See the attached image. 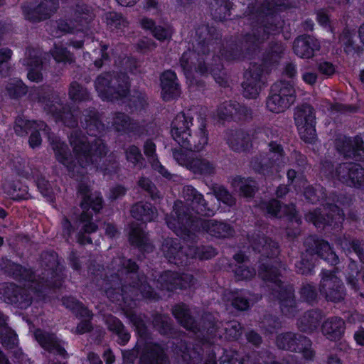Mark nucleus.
<instances>
[{
  "label": "nucleus",
  "instance_id": "nucleus-53",
  "mask_svg": "<svg viewBox=\"0 0 364 364\" xmlns=\"http://www.w3.org/2000/svg\"><path fill=\"white\" fill-rule=\"evenodd\" d=\"M318 70L326 77L333 75L336 72L335 66L331 63L327 61L319 63L318 64Z\"/></svg>",
  "mask_w": 364,
  "mask_h": 364
},
{
  "label": "nucleus",
  "instance_id": "nucleus-41",
  "mask_svg": "<svg viewBox=\"0 0 364 364\" xmlns=\"http://www.w3.org/2000/svg\"><path fill=\"white\" fill-rule=\"evenodd\" d=\"M341 152H343L346 157H355L356 155L360 154V151H363L362 149V142L359 141L358 139L356 140V149H352V143L350 140H347L345 141V144L343 147L338 148Z\"/></svg>",
  "mask_w": 364,
  "mask_h": 364
},
{
  "label": "nucleus",
  "instance_id": "nucleus-58",
  "mask_svg": "<svg viewBox=\"0 0 364 364\" xmlns=\"http://www.w3.org/2000/svg\"><path fill=\"white\" fill-rule=\"evenodd\" d=\"M155 353L152 354L153 360L150 364H166V359L164 351L157 346L154 350Z\"/></svg>",
  "mask_w": 364,
  "mask_h": 364
},
{
  "label": "nucleus",
  "instance_id": "nucleus-55",
  "mask_svg": "<svg viewBox=\"0 0 364 364\" xmlns=\"http://www.w3.org/2000/svg\"><path fill=\"white\" fill-rule=\"evenodd\" d=\"M259 274L262 277L264 280H270L274 281V282H277L276 277L277 276V270L273 267H264V269H261Z\"/></svg>",
  "mask_w": 364,
  "mask_h": 364
},
{
  "label": "nucleus",
  "instance_id": "nucleus-5",
  "mask_svg": "<svg viewBox=\"0 0 364 364\" xmlns=\"http://www.w3.org/2000/svg\"><path fill=\"white\" fill-rule=\"evenodd\" d=\"M162 251L165 257L171 262L176 264H182L184 261L183 257H198L200 259H209L216 255V251L211 247L205 248V250L200 252L198 248L194 247H188V252L183 255V250L177 242V240H166L162 245Z\"/></svg>",
  "mask_w": 364,
  "mask_h": 364
},
{
  "label": "nucleus",
  "instance_id": "nucleus-11",
  "mask_svg": "<svg viewBox=\"0 0 364 364\" xmlns=\"http://www.w3.org/2000/svg\"><path fill=\"white\" fill-rule=\"evenodd\" d=\"M333 177H337L348 186H364V170L356 164L340 165Z\"/></svg>",
  "mask_w": 364,
  "mask_h": 364
},
{
  "label": "nucleus",
  "instance_id": "nucleus-14",
  "mask_svg": "<svg viewBox=\"0 0 364 364\" xmlns=\"http://www.w3.org/2000/svg\"><path fill=\"white\" fill-rule=\"evenodd\" d=\"M161 287L167 290L172 291L177 287L183 289L193 284V278L191 274L180 276L177 273L167 272L161 276Z\"/></svg>",
  "mask_w": 364,
  "mask_h": 364
},
{
  "label": "nucleus",
  "instance_id": "nucleus-9",
  "mask_svg": "<svg viewBox=\"0 0 364 364\" xmlns=\"http://www.w3.org/2000/svg\"><path fill=\"white\" fill-rule=\"evenodd\" d=\"M276 343L279 348L301 352L306 359H311L314 356L311 341L305 337L299 336L296 338L294 333H287L279 335Z\"/></svg>",
  "mask_w": 364,
  "mask_h": 364
},
{
  "label": "nucleus",
  "instance_id": "nucleus-4",
  "mask_svg": "<svg viewBox=\"0 0 364 364\" xmlns=\"http://www.w3.org/2000/svg\"><path fill=\"white\" fill-rule=\"evenodd\" d=\"M128 85V80L124 75L112 79L109 73H105L99 76L95 81L96 90L104 100H113L125 96Z\"/></svg>",
  "mask_w": 364,
  "mask_h": 364
},
{
  "label": "nucleus",
  "instance_id": "nucleus-57",
  "mask_svg": "<svg viewBox=\"0 0 364 364\" xmlns=\"http://www.w3.org/2000/svg\"><path fill=\"white\" fill-rule=\"evenodd\" d=\"M311 314H308L309 319L307 323L309 326H306V325L304 323L303 321L301 322L299 328L304 331L311 332L316 328L318 319L314 318V316H311Z\"/></svg>",
  "mask_w": 364,
  "mask_h": 364
},
{
  "label": "nucleus",
  "instance_id": "nucleus-10",
  "mask_svg": "<svg viewBox=\"0 0 364 364\" xmlns=\"http://www.w3.org/2000/svg\"><path fill=\"white\" fill-rule=\"evenodd\" d=\"M320 291L332 301H339L344 296L343 287L340 279L329 271L322 272Z\"/></svg>",
  "mask_w": 364,
  "mask_h": 364
},
{
  "label": "nucleus",
  "instance_id": "nucleus-60",
  "mask_svg": "<svg viewBox=\"0 0 364 364\" xmlns=\"http://www.w3.org/2000/svg\"><path fill=\"white\" fill-rule=\"evenodd\" d=\"M139 185L144 189L149 192L152 198L158 197L157 193H154L155 187L149 179L142 178L139 181Z\"/></svg>",
  "mask_w": 364,
  "mask_h": 364
},
{
  "label": "nucleus",
  "instance_id": "nucleus-16",
  "mask_svg": "<svg viewBox=\"0 0 364 364\" xmlns=\"http://www.w3.org/2000/svg\"><path fill=\"white\" fill-rule=\"evenodd\" d=\"M63 304L68 309H70L77 316L85 317V319L80 322L77 328L76 333H84L90 330L89 318L91 317L90 312L79 301L73 298H67L63 300Z\"/></svg>",
  "mask_w": 364,
  "mask_h": 364
},
{
  "label": "nucleus",
  "instance_id": "nucleus-22",
  "mask_svg": "<svg viewBox=\"0 0 364 364\" xmlns=\"http://www.w3.org/2000/svg\"><path fill=\"white\" fill-rule=\"evenodd\" d=\"M345 329L344 321L340 318L327 319L322 325V333L329 340L339 339Z\"/></svg>",
  "mask_w": 364,
  "mask_h": 364
},
{
  "label": "nucleus",
  "instance_id": "nucleus-48",
  "mask_svg": "<svg viewBox=\"0 0 364 364\" xmlns=\"http://www.w3.org/2000/svg\"><path fill=\"white\" fill-rule=\"evenodd\" d=\"M52 55L57 62H70L72 60L71 55L61 47L55 46Z\"/></svg>",
  "mask_w": 364,
  "mask_h": 364
},
{
  "label": "nucleus",
  "instance_id": "nucleus-49",
  "mask_svg": "<svg viewBox=\"0 0 364 364\" xmlns=\"http://www.w3.org/2000/svg\"><path fill=\"white\" fill-rule=\"evenodd\" d=\"M127 159L134 164H137L142 161V156L139 149L134 146H129L126 151Z\"/></svg>",
  "mask_w": 364,
  "mask_h": 364
},
{
  "label": "nucleus",
  "instance_id": "nucleus-27",
  "mask_svg": "<svg viewBox=\"0 0 364 364\" xmlns=\"http://www.w3.org/2000/svg\"><path fill=\"white\" fill-rule=\"evenodd\" d=\"M34 127L35 128L42 129L45 127V124L43 122H31L23 117H18L16 120L14 130L16 134L23 136L28 133V130L33 129Z\"/></svg>",
  "mask_w": 364,
  "mask_h": 364
},
{
  "label": "nucleus",
  "instance_id": "nucleus-15",
  "mask_svg": "<svg viewBox=\"0 0 364 364\" xmlns=\"http://www.w3.org/2000/svg\"><path fill=\"white\" fill-rule=\"evenodd\" d=\"M328 208L327 219L323 218L318 210L306 214V218L307 220L312 222L316 227H319L322 223L332 225L333 221H335V223H341L343 220V211L336 205H331Z\"/></svg>",
  "mask_w": 364,
  "mask_h": 364
},
{
  "label": "nucleus",
  "instance_id": "nucleus-3",
  "mask_svg": "<svg viewBox=\"0 0 364 364\" xmlns=\"http://www.w3.org/2000/svg\"><path fill=\"white\" fill-rule=\"evenodd\" d=\"M193 117L189 113L178 114L171 124V135L174 140L187 150L199 151L208 143V134L204 126L200 129V136L198 142L193 140L190 134Z\"/></svg>",
  "mask_w": 364,
  "mask_h": 364
},
{
  "label": "nucleus",
  "instance_id": "nucleus-17",
  "mask_svg": "<svg viewBox=\"0 0 364 364\" xmlns=\"http://www.w3.org/2000/svg\"><path fill=\"white\" fill-rule=\"evenodd\" d=\"M182 194L187 202H191L193 209H196V212L198 214L208 215L213 214V210L206 207V203L203 198V196L192 186H184Z\"/></svg>",
  "mask_w": 364,
  "mask_h": 364
},
{
  "label": "nucleus",
  "instance_id": "nucleus-38",
  "mask_svg": "<svg viewBox=\"0 0 364 364\" xmlns=\"http://www.w3.org/2000/svg\"><path fill=\"white\" fill-rule=\"evenodd\" d=\"M129 240L132 244L140 247L146 243V235L140 228H132L129 232Z\"/></svg>",
  "mask_w": 364,
  "mask_h": 364
},
{
  "label": "nucleus",
  "instance_id": "nucleus-35",
  "mask_svg": "<svg viewBox=\"0 0 364 364\" xmlns=\"http://www.w3.org/2000/svg\"><path fill=\"white\" fill-rule=\"evenodd\" d=\"M259 244H262L261 249L258 246H255L254 248L257 250L258 252L266 255L267 257L276 255L278 253L277 245L276 242L262 238L259 240Z\"/></svg>",
  "mask_w": 364,
  "mask_h": 364
},
{
  "label": "nucleus",
  "instance_id": "nucleus-64",
  "mask_svg": "<svg viewBox=\"0 0 364 364\" xmlns=\"http://www.w3.org/2000/svg\"><path fill=\"white\" fill-rule=\"evenodd\" d=\"M352 248L353 251L357 254L360 261L364 263V250L361 247L360 243L353 241L352 242Z\"/></svg>",
  "mask_w": 364,
  "mask_h": 364
},
{
  "label": "nucleus",
  "instance_id": "nucleus-46",
  "mask_svg": "<svg viewBox=\"0 0 364 364\" xmlns=\"http://www.w3.org/2000/svg\"><path fill=\"white\" fill-rule=\"evenodd\" d=\"M42 63V61L38 58L35 59L32 63H31V66H34L33 68H31L28 73V78L33 82H39L42 79V75L38 70V68L40 65Z\"/></svg>",
  "mask_w": 364,
  "mask_h": 364
},
{
  "label": "nucleus",
  "instance_id": "nucleus-13",
  "mask_svg": "<svg viewBox=\"0 0 364 364\" xmlns=\"http://www.w3.org/2000/svg\"><path fill=\"white\" fill-rule=\"evenodd\" d=\"M243 95L247 98H256L261 89L260 72L254 66L245 73L242 82Z\"/></svg>",
  "mask_w": 364,
  "mask_h": 364
},
{
  "label": "nucleus",
  "instance_id": "nucleus-2",
  "mask_svg": "<svg viewBox=\"0 0 364 364\" xmlns=\"http://www.w3.org/2000/svg\"><path fill=\"white\" fill-rule=\"evenodd\" d=\"M173 212L177 218H175L173 215L171 218L167 219L166 223L168 226L180 237L187 235L186 225L190 227H198L200 225L203 230L216 237H228L233 234L232 228L226 223L214 220H192V216L184 212V206L181 202L175 203Z\"/></svg>",
  "mask_w": 364,
  "mask_h": 364
},
{
  "label": "nucleus",
  "instance_id": "nucleus-62",
  "mask_svg": "<svg viewBox=\"0 0 364 364\" xmlns=\"http://www.w3.org/2000/svg\"><path fill=\"white\" fill-rule=\"evenodd\" d=\"M218 197L219 200H221L224 203L229 205H232L235 203L234 198L226 190H220L218 194Z\"/></svg>",
  "mask_w": 364,
  "mask_h": 364
},
{
  "label": "nucleus",
  "instance_id": "nucleus-25",
  "mask_svg": "<svg viewBox=\"0 0 364 364\" xmlns=\"http://www.w3.org/2000/svg\"><path fill=\"white\" fill-rule=\"evenodd\" d=\"M106 323L109 329L118 335L119 342L121 344L124 345L129 340V334L124 329V326L119 319L109 316L107 318Z\"/></svg>",
  "mask_w": 364,
  "mask_h": 364
},
{
  "label": "nucleus",
  "instance_id": "nucleus-45",
  "mask_svg": "<svg viewBox=\"0 0 364 364\" xmlns=\"http://www.w3.org/2000/svg\"><path fill=\"white\" fill-rule=\"evenodd\" d=\"M7 90L11 97H17L25 94L26 88L21 80H16L7 87Z\"/></svg>",
  "mask_w": 364,
  "mask_h": 364
},
{
  "label": "nucleus",
  "instance_id": "nucleus-43",
  "mask_svg": "<svg viewBox=\"0 0 364 364\" xmlns=\"http://www.w3.org/2000/svg\"><path fill=\"white\" fill-rule=\"evenodd\" d=\"M106 20L108 25L116 28H121L122 26H125L127 24L122 15L114 12L107 14L106 15Z\"/></svg>",
  "mask_w": 364,
  "mask_h": 364
},
{
  "label": "nucleus",
  "instance_id": "nucleus-8",
  "mask_svg": "<svg viewBox=\"0 0 364 364\" xmlns=\"http://www.w3.org/2000/svg\"><path fill=\"white\" fill-rule=\"evenodd\" d=\"M294 121L301 139L308 143L314 142L316 134L313 108L306 105L297 107L294 112Z\"/></svg>",
  "mask_w": 364,
  "mask_h": 364
},
{
  "label": "nucleus",
  "instance_id": "nucleus-6",
  "mask_svg": "<svg viewBox=\"0 0 364 364\" xmlns=\"http://www.w3.org/2000/svg\"><path fill=\"white\" fill-rule=\"evenodd\" d=\"M272 92L267 101V107L272 112H284L295 100V91L289 82L280 81L275 83L272 87Z\"/></svg>",
  "mask_w": 364,
  "mask_h": 364
},
{
  "label": "nucleus",
  "instance_id": "nucleus-36",
  "mask_svg": "<svg viewBox=\"0 0 364 364\" xmlns=\"http://www.w3.org/2000/svg\"><path fill=\"white\" fill-rule=\"evenodd\" d=\"M195 58L196 53L191 51L184 53L181 58L180 64L187 78L191 77L193 60Z\"/></svg>",
  "mask_w": 364,
  "mask_h": 364
},
{
  "label": "nucleus",
  "instance_id": "nucleus-52",
  "mask_svg": "<svg viewBox=\"0 0 364 364\" xmlns=\"http://www.w3.org/2000/svg\"><path fill=\"white\" fill-rule=\"evenodd\" d=\"M237 296H232L230 299H232V306L239 310H245L249 307L248 301L245 299L238 292L236 293Z\"/></svg>",
  "mask_w": 364,
  "mask_h": 364
},
{
  "label": "nucleus",
  "instance_id": "nucleus-12",
  "mask_svg": "<svg viewBox=\"0 0 364 364\" xmlns=\"http://www.w3.org/2000/svg\"><path fill=\"white\" fill-rule=\"evenodd\" d=\"M320 43L310 36H301L294 42V51L301 58H310L320 50Z\"/></svg>",
  "mask_w": 364,
  "mask_h": 364
},
{
  "label": "nucleus",
  "instance_id": "nucleus-37",
  "mask_svg": "<svg viewBox=\"0 0 364 364\" xmlns=\"http://www.w3.org/2000/svg\"><path fill=\"white\" fill-rule=\"evenodd\" d=\"M69 96L75 102L82 101L88 98V92L77 82H73L70 85Z\"/></svg>",
  "mask_w": 364,
  "mask_h": 364
},
{
  "label": "nucleus",
  "instance_id": "nucleus-26",
  "mask_svg": "<svg viewBox=\"0 0 364 364\" xmlns=\"http://www.w3.org/2000/svg\"><path fill=\"white\" fill-rule=\"evenodd\" d=\"M267 210L269 214L277 217H282L284 215L294 217L296 213L294 205L281 206L279 203L276 200H273L269 203L267 205Z\"/></svg>",
  "mask_w": 364,
  "mask_h": 364
},
{
  "label": "nucleus",
  "instance_id": "nucleus-61",
  "mask_svg": "<svg viewBox=\"0 0 364 364\" xmlns=\"http://www.w3.org/2000/svg\"><path fill=\"white\" fill-rule=\"evenodd\" d=\"M301 294L308 301L313 300L316 297L315 289L310 284L302 288Z\"/></svg>",
  "mask_w": 364,
  "mask_h": 364
},
{
  "label": "nucleus",
  "instance_id": "nucleus-7",
  "mask_svg": "<svg viewBox=\"0 0 364 364\" xmlns=\"http://www.w3.org/2000/svg\"><path fill=\"white\" fill-rule=\"evenodd\" d=\"M79 192L82 196L81 208L83 210L80 223L85 232L91 233L97 230V226L91 222L92 215L88 211L90 208L95 212L99 211L102 208V198L98 193H90L86 186H81Z\"/></svg>",
  "mask_w": 364,
  "mask_h": 364
},
{
  "label": "nucleus",
  "instance_id": "nucleus-31",
  "mask_svg": "<svg viewBox=\"0 0 364 364\" xmlns=\"http://www.w3.org/2000/svg\"><path fill=\"white\" fill-rule=\"evenodd\" d=\"M317 253L325 260L331 264H336L338 262V257L332 251L329 244L325 241H318L316 245Z\"/></svg>",
  "mask_w": 364,
  "mask_h": 364
},
{
  "label": "nucleus",
  "instance_id": "nucleus-39",
  "mask_svg": "<svg viewBox=\"0 0 364 364\" xmlns=\"http://www.w3.org/2000/svg\"><path fill=\"white\" fill-rule=\"evenodd\" d=\"M249 142L250 137L248 136L238 134L235 139H231L229 141V145L232 149L236 151H240L248 148Z\"/></svg>",
  "mask_w": 364,
  "mask_h": 364
},
{
  "label": "nucleus",
  "instance_id": "nucleus-28",
  "mask_svg": "<svg viewBox=\"0 0 364 364\" xmlns=\"http://www.w3.org/2000/svg\"><path fill=\"white\" fill-rule=\"evenodd\" d=\"M189 169L195 173L210 174L214 171V166L208 160L192 159Z\"/></svg>",
  "mask_w": 364,
  "mask_h": 364
},
{
  "label": "nucleus",
  "instance_id": "nucleus-54",
  "mask_svg": "<svg viewBox=\"0 0 364 364\" xmlns=\"http://www.w3.org/2000/svg\"><path fill=\"white\" fill-rule=\"evenodd\" d=\"M129 124V119L124 114L119 113L114 118V126L118 131L123 130Z\"/></svg>",
  "mask_w": 364,
  "mask_h": 364
},
{
  "label": "nucleus",
  "instance_id": "nucleus-59",
  "mask_svg": "<svg viewBox=\"0 0 364 364\" xmlns=\"http://www.w3.org/2000/svg\"><path fill=\"white\" fill-rule=\"evenodd\" d=\"M301 78L306 84L313 85L316 82L318 75L315 72L306 70L302 73Z\"/></svg>",
  "mask_w": 364,
  "mask_h": 364
},
{
  "label": "nucleus",
  "instance_id": "nucleus-30",
  "mask_svg": "<svg viewBox=\"0 0 364 364\" xmlns=\"http://www.w3.org/2000/svg\"><path fill=\"white\" fill-rule=\"evenodd\" d=\"M156 151L155 144L151 141H147L144 144V154L152 159L151 165L153 168L157 170L162 176L166 178L169 176V173L159 164L158 160L154 158V153Z\"/></svg>",
  "mask_w": 364,
  "mask_h": 364
},
{
  "label": "nucleus",
  "instance_id": "nucleus-50",
  "mask_svg": "<svg viewBox=\"0 0 364 364\" xmlns=\"http://www.w3.org/2000/svg\"><path fill=\"white\" fill-rule=\"evenodd\" d=\"M235 274L237 279H248L255 275V271L241 265L235 270Z\"/></svg>",
  "mask_w": 364,
  "mask_h": 364
},
{
  "label": "nucleus",
  "instance_id": "nucleus-33",
  "mask_svg": "<svg viewBox=\"0 0 364 364\" xmlns=\"http://www.w3.org/2000/svg\"><path fill=\"white\" fill-rule=\"evenodd\" d=\"M45 109L48 112L52 113L57 119H60L64 122L65 124H66L68 126H73L74 124L73 123H70V122L68 120V119L70 117V115H71L70 113L63 112L61 113L60 112H58V109L61 108V105L59 104L58 102H55V103L52 105H49L48 103H46Z\"/></svg>",
  "mask_w": 364,
  "mask_h": 364
},
{
  "label": "nucleus",
  "instance_id": "nucleus-44",
  "mask_svg": "<svg viewBox=\"0 0 364 364\" xmlns=\"http://www.w3.org/2000/svg\"><path fill=\"white\" fill-rule=\"evenodd\" d=\"M226 337L229 339H237L242 334V327L236 321L231 322L225 327Z\"/></svg>",
  "mask_w": 364,
  "mask_h": 364
},
{
  "label": "nucleus",
  "instance_id": "nucleus-51",
  "mask_svg": "<svg viewBox=\"0 0 364 364\" xmlns=\"http://www.w3.org/2000/svg\"><path fill=\"white\" fill-rule=\"evenodd\" d=\"M174 159L178 163V164L186 166L189 169V165L191 164V159H190L187 154L182 150H174L173 152Z\"/></svg>",
  "mask_w": 364,
  "mask_h": 364
},
{
  "label": "nucleus",
  "instance_id": "nucleus-47",
  "mask_svg": "<svg viewBox=\"0 0 364 364\" xmlns=\"http://www.w3.org/2000/svg\"><path fill=\"white\" fill-rule=\"evenodd\" d=\"M47 126L45 124V127L40 129L39 127L33 129L31 132L30 139H29V144L32 148H35L41 144V138L39 134V131H41L44 134H48V132L46 129Z\"/></svg>",
  "mask_w": 364,
  "mask_h": 364
},
{
  "label": "nucleus",
  "instance_id": "nucleus-18",
  "mask_svg": "<svg viewBox=\"0 0 364 364\" xmlns=\"http://www.w3.org/2000/svg\"><path fill=\"white\" fill-rule=\"evenodd\" d=\"M0 294H4L9 302L18 304L22 309L31 304V297L25 291L11 284L0 288Z\"/></svg>",
  "mask_w": 364,
  "mask_h": 364
},
{
  "label": "nucleus",
  "instance_id": "nucleus-63",
  "mask_svg": "<svg viewBox=\"0 0 364 364\" xmlns=\"http://www.w3.org/2000/svg\"><path fill=\"white\" fill-rule=\"evenodd\" d=\"M317 21L318 23L323 27L330 26L328 16L324 11H319L317 13Z\"/></svg>",
  "mask_w": 364,
  "mask_h": 364
},
{
  "label": "nucleus",
  "instance_id": "nucleus-23",
  "mask_svg": "<svg viewBox=\"0 0 364 364\" xmlns=\"http://www.w3.org/2000/svg\"><path fill=\"white\" fill-rule=\"evenodd\" d=\"M269 151L271 154L273 155L271 156V159L272 161L271 162V166H267L265 164L262 166L260 168H257L254 166V168L259 172L262 173L263 174H269V173H272L274 170L277 171V167L279 166L282 161V149L280 146L274 142H271L269 144Z\"/></svg>",
  "mask_w": 364,
  "mask_h": 364
},
{
  "label": "nucleus",
  "instance_id": "nucleus-32",
  "mask_svg": "<svg viewBox=\"0 0 364 364\" xmlns=\"http://www.w3.org/2000/svg\"><path fill=\"white\" fill-rule=\"evenodd\" d=\"M242 108L232 102H225L221 105L218 109V114L220 118H226L232 117L235 114H240Z\"/></svg>",
  "mask_w": 364,
  "mask_h": 364
},
{
  "label": "nucleus",
  "instance_id": "nucleus-40",
  "mask_svg": "<svg viewBox=\"0 0 364 364\" xmlns=\"http://www.w3.org/2000/svg\"><path fill=\"white\" fill-rule=\"evenodd\" d=\"M91 19V16L85 14L84 16H81L77 21H73L72 20L70 21H62L59 22L58 23V28L66 33H71L74 31V28L73 27L75 23L80 22L81 24H82L83 22L85 23H87V22Z\"/></svg>",
  "mask_w": 364,
  "mask_h": 364
},
{
  "label": "nucleus",
  "instance_id": "nucleus-24",
  "mask_svg": "<svg viewBox=\"0 0 364 364\" xmlns=\"http://www.w3.org/2000/svg\"><path fill=\"white\" fill-rule=\"evenodd\" d=\"M131 212L134 218L144 222L151 221L156 217V211L149 203H137L132 207Z\"/></svg>",
  "mask_w": 364,
  "mask_h": 364
},
{
  "label": "nucleus",
  "instance_id": "nucleus-21",
  "mask_svg": "<svg viewBox=\"0 0 364 364\" xmlns=\"http://www.w3.org/2000/svg\"><path fill=\"white\" fill-rule=\"evenodd\" d=\"M161 85L162 97L165 100L177 96L179 94V87L177 82L176 75L171 70L164 72L161 76Z\"/></svg>",
  "mask_w": 364,
  "mask_h": 364
},
{
  "label": "nucleus",
  "instance_id": "nucleus-19",
  "mask_svg": "<svg viewBox=\"0 0 364 364\" xmlns=\"http://www.w3.org/2000/svg\"><path fill=\"white\" fill-rule=\"evenodd\" d=\"M35 338L38 343L45 350L65 356V350L61 346L60 341H57L54 335L48 334L37 329L34 333Z\"/></svg>",
  "mask_w": 364,
  "mask_h": 364
},
{
  "label": "nucleus",
  "instance_id": "nucleus-56",
  "mask_svg": "<svg viewBox=\"0 0 364 364\" xmlns=\"http://www.w3.org/2000/svg\"><path fill=\"white\" fill-rule=\"evenodd\" d=\"M353 31L349 29H344L339 38V43L341 46H350L353 43Z\"/></svg>",
  "mask_w": 364,
  "mask_h": 364
},
{
  "label": "nucleus",
  "instance_id": "nucleus-34",
  "mask_svg": "<svg viewBox=\"0 0 364 364\" xmlns=\"http://www.w3.org/2000/svg\"><path fill=\"white\" fill-rule=\"evenodd\" d=\"M252 183H253L252 181L244 180L241 178H236L233 181L234 186L238 187L242 196L245 197H251L255 192V188Z\"/></svg>",
  "mask_w": 364,
  "mask_h": 364
},
{
  "label": "nucleus",
  "instance_id": "nucleus-42",
  "mask_svg": "<svg viewBox=\"0 0 364 364\" xmlns=\"http://www.w3.org/2000/svg\"><path fill=\"white\" fill-rule=\"evenodd\" d=\"M173 29L171 26L163 27L158 26L152 31L153 36L159 41L169 40L173 34Z\"/></svg>",
  "mask_w": 364,
  "mask_h": 364
},
{
  "label": "nucleus",
  "instance_id": "nucleus-20",
  "mask_svg": "<svg viewBox=\"0 0 364 364\" xmlns=\"http://www.w3.org/2000/svg\"><path fill=\"white\" fill-rule=\"evenodd\" d=\"M58 6L57 0H43L40 5L31 12L24 7L23 13L25 16L31 21H41L48 18L57 9Z\"/></svg>",
  "mask_w": 364,
  "mask_h": 364
},
{
  "label": "nucleus",
  "instance_id": "nucleus-1",
  "mask_svg": "<svg viewBox=\"0 0 364 364\" xmlns=\"http://www.w3.org/2000/svg\"><path fill=\"white\" fill-rule=\"evenodd\" d=\"M85 122L89 136L77 134L70 136V144L79 164L77 166L72 165V157L67 155V146L64 143L58 139L51 142L57 160L67 168L72 176H74L75 173H82L84 168L97 163L107 154L105 145L101 139L96 138V133H100L102 130L103 125L95 114L90 117L89 120L85 119Z\"/></svg>",
  "mask_w": 364,
  "mask_h": 364
},
{
  "label": "nucleus",
  "instance_id": "nucleus-29",
  "mask_svg": "<svg viewBox=\"0 0 364 364\" xmlns=\"http://www.w3.org/2000/svg\"><path fill=\"white\" fill-rule=\"evenodd\" d=\"M173 314L186 328H192L193 324V318L189 315V311L185 305H178L175 306L173 310Z\"/></svg>",
  "mask_w": 364,
  "mask_h": 364
}]
</instances>
